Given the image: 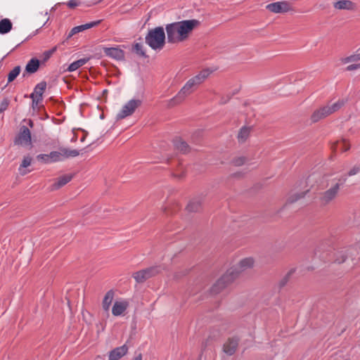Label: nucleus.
<instances>
[{
    "label": "nucleus",
    "mask_w": 360,
    "mask_h": 360,
    "mask_svg": "<svg viewBox=\"0 0 360 360\" xmlns=\"http://www.w3.org/2000/svg\"><path fill=\"white\" fill-rule=\"evenodd\" d=\"M174 146L177 150L183 153H186L190 151L189 146L181 138H176L174 140Z\"/></svg>",
    "instance_id": "25"
},
{
    "label": "nucleus",
    "mask_w": 360,
    "mask_h": 360,
    "mask_svg": "<svg viewBox=\"0 0 360 360\" xmlns=\"http://www.w3.org/2000/svg\"><path fill=\"white\" fill-rule=\"evenodd\" d=\"M141 105V101L139 99L130 100L126 103L120 112L117 115V120H122L134 113L137 108Z\"/></svg>",
    "instance_id": "7"
},
{
    "label": "nucleus",
    "mask_w": 360,
    "mask_h": 360,
    "mask_svg": "<svg viewBox=\"0 0 360 360\" xmlns=\"http://www.w3.org/2000/svg\"><path fill=\"white\" fill-rule=\"evenodd\" d=\"M344 101L338 100L335 103H328L327 105L315 110L311 116V120L312 122H317L319 120L330 115L331 114L338 111L343 105Z\"/></svg>",
    "instance_id": "5"
},
{
    "label": "nucleus",
    "mask_w": 360,
    "mask_h": 360,
    "mask_svg": "<svg viewBox=\"0 0 360 360\" xmlns=\"http://www.w3.org/2000/svg\"><path fill=\"white\" fill-rule=\"evenodd\" d=\"M333 6L338 10H348L352 11L355 8V4L349 0H340L335 2Z\"/></svg>",
    "instance_id": "20"
},
{
    "label": "nucleus",
    "mask_w": 360,
    "mask_h": 360,
    "mask_svg": "<svg viewBox=\"0 0 360 360\" xmlns=\"http://www.w3.org/2000/svg\"><path fill=\"white\" fill-rule=\"evenodd\" d=\"M15 143L23 147H32L31 133L29 129L23 126L15 139Z\"/></svg>",
    "instance_id": "9"
},
{
    "label": "nucleus",
    "mask_w": 360,
    "mask_h": 360,
    "mask_svg": "<svg viewBox=\"0 0 360 360\" xmlns=\"http://www.w3.org/2000/svg\"><path fill=\"white\" fill-rule=\"evenodd\" d=\"M51 162H55L63 160L60 149L59 151H52L49 154Z\"/></svg>",
    "instance_id": "32"
},
{
    "label": "nucleus",
    "mask_w": 360,
    "mask_h": 360,
    "mask_svg": "<svg viewBox=\"0 0 360 360\" xmlns=\"http://www.w3.org/2000/svg\"><path fill=\"white\" fill-rule=\"evenodd\" d=\"M9 105V101L6 98L4 99L0 103V113L6 110Z\"/></svg>",
    "instance_id": "40"
},
{
    "label": "nucleus",
    "mask_w": 360,
    "mask_h": 360,
    "mask_svg": "<svg viewBox=\"0 0 360 360\" xmlns=\"http://www.w3.org/2000/svg\"><path fill=\"white\" fill-rule=\"evenodd\" d=\"M360 172V165H354L347 173V176H352Z\"/></svg>",
    "instance_id": "39"
},
{
    "label": "nucleus",
    "mask_w": 360,
    "mask_h": 360,
    "mask_svg": "<svg viewBox=\"0 0 360 360\" xmlns=\"http://www.w3.org/2000/svg\"><path fill=\"white\" fill-rule=\"evenodd\" d=\"M72 178V175L71 174H65L62 176L58 178L56 181L51 185V190L54 191L59 189L60 188L65 186L69 181H71Z\"/></svg>",
    "instance_id": "19"
},
{
    "label": "nucleus",
    "mask_w": 360,
    "mask_h": 360,
    "mask_svg": "<svg viewBox=\"0 0 360 360\" xmlns=\"http://www.w3.org/2000/svg\"><path fill=\"white\" fill-rule=\"evenodd\" d=\"M229 99H230V97H228L226 99V98H222L221 99L220 103H221V104H224V103H226Z\"/></svg>",
    "instance_id": "45"
},
{
    "label": "nucleus",
    "mask_w": 360,
    "mask_h": 360,
    "mask_svg": "<svg viewBox=\"0 0 360 360\" xmlns=\"http://www.w3.org/2000/svg\"><path fill=\"white\" fill-rule=\"evenodd\" d=\"M346 180V176L328 179V189L320 193L318 196L320 205L321 206H326L334 201L338 198L340 189L342 188Z\"/></svg>",
    "instance_id": "3"
},
{
    "label": "nucleus",
    "mask_w": 360,
    "mask_h": 360,
    "mask_svg": "<svg viewBox=\"0 0 360 360\" xmlns=\"http://www.w3.org/2000/svg\"><path fill=\"white\" fill-rule=\"evenodd\" d=\"M143 44L141 43H136L134 45L133 50L136 52V54L143 57H146V52L143 50Z\"/></svg>",
    "instance_id": "34"
},
{
    "label": "nucleus",
    "mask_w": 360,
    "mask_h": 360,
    "mask_svg": "<svg viewBox=\"0 0 360 360\" xmlns=\"http://www.w3.org/2000/svg\"><path fill=\"white\" fill-rule=\"evenodd\" d=\"M87 61H88L87 58H82L77 61H75L69 65L68 70L69 72H73V71L77 70L79 68L84 65V64H86Z\"/></svg>",
    "instance_id": "30"
},
{
    "label": "nucleus",
    "mask_w": 360,
    "mask_h": 360,
    "mask_svg": "<svg viewBox=\"0 0 360 360\" xmlns=\"http://www.w3.org/2000/svg\"><path fill=\"white\" fill-rule=\"evenodd\" d=\"M200 25L198 20H186L166 25L167 41L171 44L182 42L188 38L192 31Z\"/></svg>",
    "instance_id": "1"
},
{
    "label": "nucleus",
    "mask_w": 360,
    "mask_h": 360,
    "mask_svg": "<svg viewBox=\"0 0 360 360\" xmlns=\"http://www.w3.org/2000/svg\"><path fill=\"white\" fill-rule=\"evenodd\" d=\"M238 346V340L236 338H232L228 339V340L224 343L223 350L224 352L231 356L233 355Z\"/></svg>",
    "instance_id": "15"
},
{
    "label": "nucleus",
    "mask_w": 360,
    "mask_h": 360,
    "mask_svg": "<svg viewBox=\"0 0 360 360\" xmlns=\"http://www.w3.org/2000/svg\"><path fill=\"white\" fill-rule=\"evenodd\" d=\"M349 144L347 143L345 139L335 141L331 145V150L333 153H335L338 149H340L342 151H347L349 149Z\"/></svg>",
    "instance_id": "26"
},
{
    "label": "nucleus",
    "mask_w": 360,
    "mask_h": 360,
    "mask_svg": "<svg viewBox=\"0 0 360 360\" xmlns=\"http://www.w3.org/2000/svg\"><path fill=\"white\" fill-rule=\"evenodd\" d=\"M295 273V269H290L285 276L280 281V286L283 287L289 281L290 278L292 276V275Z\"/></svg>",
    "instance_id": "36"
},
{
    "label": "nucleus",
    "mask_w": 360,
    "mask_h": 360,
    "mask_svg": "<svg viewBox=\"0 0 360 360\" xmlns=\"http://www.w3.org/2000/svg\"><path fill=\"white\" fill-rule=\"evenodd\" d=\"M129 303L126 300L116 301L112 308V314L118 316L122 315L127 309Z\"/></svg>",
    "instance_id": "16"
},
{
    "label": "nucleus",
    "mask_w": 360,
    "mask_h": 360,
    "mask_svg": "<svg viewBox=\"0 0 360 360\" xmlns=\"http://www.w3.org/2000/svg\"><path fill=\"white\" fill-rule=\"evenodd\" d=\"M202 198L198 197L191 200L188 204L186 209L188 212H196L200 210L202 207Z\"/></svg>",
    "instance_id": "21"
},
{
    "label": "nucleus",
    "mask_w": 360,
    "mask_h": 360,
    "mask_svg": "<svg viewBox=\"0 0 360 360\" xmlns=\"http://www.w3.org/2000/svg\"><path fill=\"white\" fill-rule=\"evenodd\" d=\"M39 67V60L37 58H32L25 67V72L22 74L25 77V73L32 74L36 72Z\"/></svg>",
    "instance_id": "23"
},
{
    "label": "nucleus",
    "mask_w": 360,
    "mask_h": 360,
    "mask_svg": "<svg viewBox=\"0 0 360 360\" xmlns=\"http://www.w3.org/2000/svg\"><path fill=\"white\" fill-rule=\"evenodd\" d=\"M359 68H360V63L352 64V65H348L346 68V70H347V71H353V70H357V69H359Z\"/></svg>",
    "instance_id": "42"
},
{
    "label": "nucleus",
    "mask_w": 360,
    "mask_h": 360,
    "mask_svg": "<svg viewBox=\"0 0 360 360\" xmlns=\"http://www.w3.org/2000/svg\"><path fill=\"white\" fill-rule=\"evenodd\" d=\"M266 9L274 13H284L292 11V7L288 1H277L268 4Z\"/></svg>",
    "instance_id": "11"
},
{
    "label": "nucleus",
    "mask_w": 360,
    "mask_h": 360,
    "mask_svg": "<svg viewBox=\"0 0 360 360\" xmlns=\"http://www.w3.org/2000/svg\"><path fill=\"white\" fill-rule=\"evenodd\" d=\"M226 276V272L212 285L210 290L212 294H218L235 280L231 275H229L230 276Z\"/></svg>",
    "instance_id": "12"
},
{
    "label": "nucleus",
    "mask_w": 360,
    "mask_h": 360,
    "mask_svg": "<svg viewBox=\"0 0 360 360\" xmlns=\"http://www.w3.org/2000/svg\"><path fill=\"white\" fill-rule=\"evenodd\" d=\"M186 274H187V271H186V270L183 271V272H182V274H181V276H179V272H176V273L174 274V278H176V279H178V278H179L181 276H184V275H186Z\"/></svg>",
    "instance_id": "43"
},
{
    "label": "nucleus",
    "mask_w": 360,
    "mask_h": 360,
    "mask_svg": "<svg viewBox=\"0 0 360 360\" xmlns=\"http://www.w3.org/2000/svg\"><path fill=\"white\" fill-rule=\"evenodd\" d=\"M308 192H309V190H307L306 191H302V192L293 193L288 197V198L287 200V202L288 203H293V202L297 201L298 200L303 198Z\"/></svg>",
    "instance_id": "29"
},
{
    "label": "nucleus",
    "mask_w": 360,
    "mask_h": 360,
    "mask_svg": "<svg viewBox=\"0 0 360 360\" xmlns=\"http://www.w3.org/2000/svg\"><path fill=\"white\" fill-rule=\"evenodd\" d=\"M79 2L78 0H70L68 3H67V5L69 8H73L77 6H79Z\"/></svg>",
    "instance_id": "41"
},
{
    "label": "nucleus",
    "mask_w": 360,
    "mask_h": 360,
    "mask_svg": "<svg viewBox=\"0 0 360 360\" xmlns=\"http://www.w3.org/2000/svg\"><path fill=\"white\" fill-rule=\"evenodd\" d=\"M165 32L162 27H157L148 31L145 40L152 49L161 51L165 45Z\"/></svg>",
    "instance_id": "4"
},
{
    "label": "nucleus",
    "mask_w": 360,
    "mask_h": 360,
    "mask_svg": "<svg viewBox=\"0 0 360 360\" xmlns=\"http://www.w3.org/2000/svg\"><path fill=\"white\" fill-rule=\"evenodd\" d=\"M245 161H246L245 158H244V157H238V158H234L232 160V164L234 166L238 167V166H241V165H244Z\"/></svg>",
    "instance_id": "37"
},
{
    "label": "nucleus",
    "mask_w": 360,
    "mask_h": 360,
    "mask_svg": "<svg viewBox=\"0 0 360 360\" xmlns=\"http://www.w3.org/2000/svg\"><path fill=\"white\" fill-rule=\"evenodd\" d=\"M32 158L30 155H26L23 158L22 161L18 168V171L20 175L24 176L27 174L30 170L27 169V167L31 165Z\"/></svg>",
    "instance_id": "24"
},
{
    "label": "nucleus",
    "mask_w": 360,
    "mask_h": 360,
    "mask_svg": "<svg viewBox=\"0 0 360 360\" xmlns=\"http://www.w3.org/2000/svg\"><path fill=\"white\" fill-rule=\"evenodd\" d=\"M128 347L126 345L116 347L109 352V360H119L128 352Z\"/></svg>",
    "instance_id": "14"
},
{
    "label": "nucleus",
    "mask_w": 360,
    "mask_h": 360,
    "mask_svg": "<svg viewBox=\"0 0 360 360\" xmlns=\"http://www.w3.org/2000/svg\"><path fill=\"white\" fill-rule=\"evenodd\" d=\"M101 22V20H97V21H94V22H89V23H86V24H84V25H79V26H76L75 27H73L68 36V39L72 37L73 35H75V34H77L80 32H83L87 29H89V28H91L94 26H96L98 25L99 23Z\"/></svg>",
    "instance_id": "17"
},
{
    "label": "nucleus",
    "mask_w": 360,
    "mask_h": 360,
    "mask_svg": "<svg viewBox=\"0 0 360 360\" xmlns=\"http://www.w3.org/2000/svg\"><path fill=\"white\" fill-rule=\"evenodd\" d=\"M160 271L158 267L153 266L134 273L133 278L137 283H143L147 279L159 274Z\"/></svg>",
    "instance_id": "8"
},
{
    "label": "nucleus",
    "mask_w": 360,
    "mask_h": 360,
    "mask_svg": "<svg viewBox=\"0 0 360 360\" xmlns=\"http://www.w3.org/2000/svg\"><path fill=\"white\" fill-rule=\"evenodd\" d=\"M61 154L63 160L68 158H74L79 155V152L75 149H69L66 148H61Z\"/></svg>",
    "instance_id": "28"
},
{
    "label": "nucleus",
    "mask_w": 360,
    "mask_h": 360,
    "mask_svg": "<svg viewBox=\"0 0 360 360\" xmlns=\"http://www.w3.org/2000/svg\"><path fill=\"white\" fill-rule=\"evenodd\" d=\"M46 89V82H41L37 84L34 89V92L30 96L32 101V107H37L43 100V94Z\"/></svg>",
    "instance_id": "10"
},
{
    "label": "nucleus",
    "mask_w": 360,
    "mask_h": 360,
    "mask_svg": "<svg viewBox=\"0 0 360 360\" xmlns=\"http://www.w3.org/2000/svg\"><path fill=\"white\" fill-rule=\"evenodd\" d=\"M252 131L251 127L244 126L241 127L238 133L237 139L238 143H243L249 138Z\"/></svg>",
    "instance_id": "22"
},
{
    "label": "nucleus",
    "mask_w": 360,
    "mask_h": 360,
    "mask_svg": "<svg viewBox=\"0 0 360 360\" xmlns=\"http://www.w3.org/2000/svg\"><path fill=\"white\" fill-rule=\"evenodd\" d=\"M114 296L115 292L112 290H110L105 293L102 301V307L103 310L107 313L108 316H109V309L113 301Z\"/></svg>",
    "instance_id": "18"
},
{
    "label": "nucleus",
    "mask_w": 360,
    "mask_h": 360,
    "mask_svg": "<svg viewBox=\"0 0 360 360\" xmlns=\"http://www.w3.org/2000/svg\"><path fill=\"white\" fill-rule=\"evenodd\" d=\"M255 266V259L252 257H246L241 259L237 264L226 271V276H233L236 279L243 271L253 268Z\"/></svg>",
    "instance_id": "6"
},
{
    "label": "nucleus",
    "mask_w": 360,
    "mask_h": 360,
    "mask_svg": "<svg viewBox=\"0 0 360 360\" xmlns=\"http://www.w3.org/2000/svg\"><path fill=\"white\" fill-rule=\"evenodd\" d=\"M37 159L44 163H51L49 154H40L37 156Z\"/></svg>",
    "instance_id": "38"
},
{
    "label": "nucleus",
    "mask_w": 360,
    "mask_h": 360,
    "mask_svg": "<svg viewBox=\"0 0 360 360\" xmlns=\"http://www.w3.org/2000/svg\"><path fill=\"white\" fill-rule=\"evenodd\" d=\"M21 71L20 66H15L8 75V82H12L19 75Z\"/></svg>",
    "instance_id": "31"
},
{
    "label": "nucleus",
    "mask_w": 360,
    "mask_h": 360,
    "mask_svg": "<svg viewBox=\"0 0 360 360\" xmlns=\"http://www.w3.org/2000/svg\"><path fill=\"white\" fill-rule=\"evenodd\" d=\"M103 52L107 56L117 60H123L124 57V51L117 47L103 48Z\"/></svg>",
    "instance_id": "13"
},
{
    "label": "nucleus",
    "mask_w": 360,
    "mask_h": 360,
    "mask_svg": "<svg viewBox=\"0 0 360 360\" xmlns=\"http://www.w3.org/2000/svg\"><path fill=\"white\" fill-rule=\"evenodd\" d=\"M133 360H142V355L141 354H137L134 359Z\"/></svg>",
    "instance_id": "44"
},
{
    "label": "nucleus",
    "mask_w": 360,
    "mask_h": 360,
    "mask_svg": "<svg viewBox=\"0 0 360 360\" xmlns=\"http://www.w3.org/2000/svg\"><path fill=\"white\" fill-rule=\"evenodd\" d=\"M12 29V22L8 18H4L0 21V34H6Z\"/></svg>",
    "instance_id": "27"
},
{
    "label": "nucleus",
    "mask_w": 360,
    "mask_h": 360,
    "mask_svg": "<svg viewBox=\"0 0 360 360\" xmlns=\"http://www.w3.org/2000/svg\"><path fill=\"white\" fill-rule=\"evenodd\" d=\"M359 60H360V53L352 55L342 60L343 63H349L351 62H356Z\"/></svg>",
    "instance_id": "35"
},
{
    "label": "nucleus",
    "mask_w": 360,
    "mask_h": 360,
    "mask_svg": "<svg viewBox=\"0 0 360 360\" xmlns=\"http://www.w3.org/2000/svg\"><path fill=\"white\" fill-rule=\"evenodd\" d=\"M347 251L345 250H342L339 251L336 255L335 262H337L338 264L343 263L347 257Z\"/></svg>",
    "instance_id": "33"
},
{
    "label": "nucleus",
    "mask_w": 360,
    "mask_h": 360,
    "mask_svg": "<svg viewBox=\"0 0 360 360\" xmlns=\"http://www.w3.org/2000/svg\"><path fill=\"white\" fill-rule=\"evenodd\" d=\"M211 72H212L207 69L203 70L198 75L188 79L178 94L174 98L168 101L167 107L172 108L181 103L188 96L191 95L199 85L207 79Z\"/></svg>",
    "instance_id": "2"
}]
</instances>
